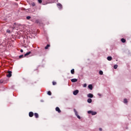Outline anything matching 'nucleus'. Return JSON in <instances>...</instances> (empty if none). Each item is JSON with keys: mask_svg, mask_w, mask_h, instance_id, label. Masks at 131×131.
Instances as JSON below:
<instances>
[{"mask_svg": "<svg viewBox=\"0 0 131 131\" xmlns=\"http://www.w3.org/2000/svg\"><path fill=\"white\" fill-rule=\"evenodd\" d=\"M88 113L89 114H92V115H96L97 114V112H93L92 111H89L88 112Z\"/></svg>", "mask_w": 131, "mask_h": 131, "instance_id": "f257e3e1", "label": "nucleus"}, {"mask_svg": "<svg viewBox=\"0 0 131 131\" xmlns=\"http://www.w3.org/2000/svg\"><path fill=\"white\" fill-rule=\"evenodd\" d=\"M74 111L75 114L77 116V118H78L79 119H80V116H79V115H78V113H77V111H76V110L75 109H74Z\"/></svg>", "mask_w": 131, "mask_h": 131, "instance_id": "f03ea898", "label": "nucleus"}, {"mask_svg": "<svg viewBox=\"0 0 131 131\" xmlns=\"http://www.w3.org/2000/svg\"><path fill=\"white\" fill-rule=\"evenodd\" d=\"M7 77H11L12 76V72L9 71L8 72V74L7 75Z\"/></svg>", "mask_w": 131, "mask_h": 131, "instance_id": "7ed1b4c3", "label": "nucleus"}, {"mask_svg": "<svg viewBox=\"0 0 131 131\" xmlns=\"http://www.w3.org/2000/svg\"><path fill=\"white\" fill-rule=\"evenodd\" d=\"M78 93H79V91L78 90H76V91H74L73 95H74L75 96H76V95H77V94H78Z\"/></svg>", "mask_w": 131, "mask_h": 131, "instance_id": "20e7f679", "label": "nucleus"}, {"mask_svg": "<svg viewBox=\"0 0 131 131\" xmlns=\"http://www.w3.org/2000/svg\"><path fill=\"white\" fill-rule=\"evenodd\" d=\"M93 97H94V95L91 93H90L88 95V98H93Z\"/></svg>", "mask_w": 131, "mask_h": 131, "instance_id": "39448f33", "label": "nucleus"}, {"mask_svg": "<svg viewBox=\"0 0 131 131\" xmlns=\"http://www.w3.org/2000/svg\"><path fill=\"white\" fill-rule=\"evenodd\" d=\"M56 111H57L58 113H61V110H60V108L58 107H56Z\"/></svg>", "mask_w": 131, "mask_h": 131, "instance_id": "423d86ee", "label": "nucleus"}, {"mask_svg": "<svg viewBox=\"0 0 131 131\" xmlns=\"http://www.w3.org/2000/svg\"><path fill=\"white\" fill-rule=\"evenodd\" d=\"M29 115L30 117H32L33 116V112H30L29 113Z\"/></svg>", "mask_w": 131, "mask_h": 131, "instance_id": "0eeeda50", "label": "nucleus"}, {"mask_svg": "<svg viewBox=\"0 0 131 131\" xmlns=\"http://www.w3.org/2000/svg\"><path fill=\"white\" fill-rule=\"evenodd\" d=\"M57 7L59 9H62V5L60 3L57 4Z\"/></svg>", "mask_w": 131, "mask_h": 131, "instance_id": "6e6552de", "label": "nucleus"}, {"mask_svg": "<svg viewBox=\"0 0 131 131\" xmlns=\"http://www.w3.org/2000/svg\"><path fill=\"white\" fill-rule=\"evenodd\" d=\"M71 80L72 82H76V81H77V79H72Z\"/></svg>", "mask_w": 131, "mask_h": 131, "instance_id": "1a4fd4ad", "label": "nucleus"}, {"mask_svg": "<svg viewBox=\"0 0 131 131\" xmlns=\"http://www.w3.org/2000/svg\"><path fill=\"white\" fill-rule=\"evenodd\" d=\"M88 88L89 89H90V90H93V85L92 84H90L89 86H88Z\"/></svg>", "mask_w": 131, "mask_h": 131, "instance_id": "9d476101", "label": "nucleus"}, {"mask_svg": "<svg viewBox=\"0 0 131 131\" xmlns=\"http://www.w3.org/2000/svg\"><path fill=\"white\" fill-rule=\"evenodd\" d=\"M31 54V52H27L26 54H25L24 56L26 57V56H28V55H30Z\"/></svg>", "mask_w": 131, "mask_h": 131, "instance_id": "9b49d317", "label": "nucleus"}, {"mask_svg": "<svg viewBox=\"0 0 131 131\" xmlns=\"http://www.w3.org/2000/svg\"><path fill=\"white\" fill-rule=\"evenodd\" d=\"M107 59L108 61H111V60H112V57L111 56H108Z\"/></svg>", "mask_w": 131, "mask_h": 131, "instance_id": "f8f14e48", "label": "nucleus"}, {"mask_svg": "<svg viewBox=\"0 0 131 131\" xmlns=\"http://www.w3.org/2000/svg\"><path fill=\"white\" fill-rule=\"evenodd\" d=\"M34 116L36 118H38V114L35 113L34 114Z\"/></svg>", "mask_w": 131, "mask_h": 131, "instance_id": "ddd939ff", "label": "nucleus"}, {"mask_svg": "<svg viewBox=\"0 0 131 131\" xmlns=\"http://www.w3.org/2000/svg\"><path fill=\"white\" fill-rule=\"evenodd\" d=\"M92 99H91V98H89L88 99V103H92Z\"/></svg>", "mask_w": 131, "mask_h": 131, "instance_id": "4468645a", "label": "nucleus"}, {"mask_svg": "<svg viewBox=\"0 0 131 131\" xmlns=\"http://www.w3.org/2000/svg\"><path fill=\"white\" fill-rule=\"evenodd\" d=\"M50 48V45H47V46L45 47V50H48Z\"/></svg>", "mask_w": 131, "mask_h": 131, "instance_id": "2eb2a0df", "label": "nucleus"}, {"mask_svg": "<svg viewBox=\"0 0 131 131\" xmlns=\"http://www.w3.org/2000/svg\"><path fill=\"white\" fill-rule=\"evenodd\" d=\"M48 95H49V96H51L52 95V92H51V91H48Z\"/></svg>", "mask_w": 131, "mask_h": 131, "instance_id": "dca6fc26", "label": "nucleus"}, {"mask_svg": "<svg viewBox=\"0 0 131 131\" xmlns=\"http://www.w3.org/2000/svg\"><path fill=\"white\" fill-rule=\"evenodd\" d=\"M124 103L125 104L127 103V99H124Z\"/></svg>", "mask_w": 131, "mask_h": 131, "instance_id": "f3484780", "label": "nucleus"}, {"mask_svg": "<svg viewBox=\"0 0 131 131\" xmlns=\"http://www.w3.org/2000/svg\"><path fill=\"white\" fill-rule=\"evenodd\" d=\"M121 41H122V42H125V41H126L125 39L122 38L121 39Z\"/></svg>", "mask_w": 131, "mask_h": 131, "instance_id": "a211bd4d", "label": "nucleus"}, {"mask_svg": "<svg viewBox=\"0 0 131 131\" xmlns=\"http://www.w3.org/2000/svg\"><path fill=\"white\" fill-rule=\"evenodd\" d=\"M71 73L72 74H74V69L71 70Z\"/></svg>", "mask_w": 131, "mask_h": 131, "instance_id": "6ab92c4d", "label": "nucleus"}, {"mask_svg": "<svg viewBox=\"0 0 131 131\" xmlns=\"http://www.w3.org/2000/svg\"><path fill=\"white\" fill-rule=\"evenodd\" d=\"M117 67H118V66L116 64L114 66V69H117Z\"/></svg>", "mask_w": 131, "mask_h": 131, "instance_id": "aec40b11", "label": "nucleus"}, {"mask_svg": "<svg viewBox=\"0 0 131 131\" xmlns=\"http://www.w3.org/2000/svg\"><path fill=\"white\" fill-rule=\"evenodd\" d=\"M99 74H100V75H103V71H99Z\"/></svg>", "mask_w": 131, "mask_h": 131, "instance_id": "412c9836", "label": "nucleus"}, {"mask_svg": "<svg viewBox=\"0 0 131 131\" xmlns=\"http://www.w3.org/2000/svg\"><path fill=\"white\" fill-rule=\"evenodd\" d=\"M38 2L39 3V4H41V3H42V0H38Z\"/></svg>", "mask_w": 131, "mask_h": 131, "instance_id": "4be33fe9", "label": "nucleus"}, {"mask_svg": "<svg viewBox=\"0 0 131 131\" xmlns=\"http://www.w3.org/2000/svg\"><path fill=\"white\" fill-rule=\"evenodd\" d=\"M7 33H11V31H10V30H7Z\"/></svg>", "mask_w": 131, "mask_h": 131, "instance_id": "5701e85b", "label": "nucleus"}, {"mask_svg": "<svg viewBox=\"0 0 131 131\" xmlns=\"http://www.w3.org/2000/svg\"><path fill=\"white\" fill-rule=\"evenodd\" d=\"M56 84H57V82H53V85H56Z\"/></svg>", "mask_w": 131, "mask_h": 131, "instance_id": "b1692460", "label": "nucleus"}, {"mask_svg": "<svg viewBox=\"0 0 131 131\" xmlns=\"http://www.w3.org/2000/svg\"><path fill=\"white\" fill-rule=\"evenodd\" d=\"M32 7L35 6V3H32Z\"/></svg>", "mask_w": 131, "mask_h": 131, "instance_id": "393cba45", "label": "nucleus"}, {"mask_svg": "<svg viewBox=\"0 0 131 131\" xmlns=\"http://www.w3.org/2000/svg\"><path fill=\"white\" fill-rule=\"evenodd\" d=\"M30 16H27V20H29V19H30Z\"/></svg>", "mask_w": 131, "mask_h": 131, "instance_id": "a878e982", "label": "nucleus"}, {"mask_svg": "<svg viewBox=\"0 0 131 131\" xmlns=\"http://www.w3.org/2000/svg\"><path fill=\"white\" fill-rule=\"evenodd\" d=\"M98 95L99 96V97H102V94L98 93Z\"/></svg>", "mask_w": 131, "mask_h": 131, "instance_id": "bb28decb", "label": "nucleus"}, {"mask_svg": "<svg viewBox=\"0 0 131 131\" xmlns=\"http://www.w3.org/2000/svg\"><path fill=\"white\" fill-rule=\"evenodd\" d=\"M23 57H24L23 55L19 56V58H23Z\"/></svg>", "mask_w": 131, "mask_h": 131, "instance_id": "cd10ccee", "label": "nucleus"}, {"mask_svg": "<svg viewBox=\"0 0 131 131\" xmlns=\"http://www.w3.org/2000/svg\"><path fill=\"white\" fill-rule=\"evenodd\" d=\"M83 86L84 88H85L86 86V84H84Z\"/></svg>", "mask_w": 131, "mask_h": 131, "instance_id": "c85d7f7f", "label": "nucleus"}, {"mask_svg": "<svg viewBox=\"0 0 131 131\" xmlns=\"http://www.w3.org/2000/svg\"><path fill=\"white\" fill-rule=\"evenodd\" d=\"M20 52H21V53H23V50L21 49V50H20Z\"/></svg>", "mask_w": 131, "mask_h": 131, "instance_id": "c756f323", "label": "nucleus"}, {"mask_svg": "<svg viewBox=\"0 0 131 131\" xmlns=\"http://www.w3.org/2000/svg\"><path fill=\"white\" fill-rule=\"evenodd\" d=\"M99 130H102V128H100Z\"/></svg>", "mask_w": 131, "mask_h": 131, "instance_id": "7c9ffc66", "label": "nucleus"}, {"mask_svg": "<svg viewBox=\"0 0 131 131\" xmlns=\"http://www.w3.org/2000/svg\"><path fill=\"white\" fill-rule=\"evenodd\" d=\"M0 82H1V83H3V81H0Z\"/></svg>", "mask_w": 131, "mask_h": 131, "instance_id": "2f4dec72", "label": "nucleus"}]
</instances>
